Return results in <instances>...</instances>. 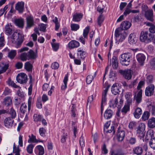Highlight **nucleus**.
<instances>
[{"label": "nucleus", "mask_w": 155, "mask_h": 155, "mask_svg": "<svg viewBox=\"0 0 155 155\" xmlns=\"http://www.w3.org/2000/svg\"><path fill=\"white\" fill-rule=\"evenodd\" d=\"M28 137H29V139L28 140V143H33L37 142L36 137L33 134L31 135V137L30 135H29Z\"/></svg>", "instance_id": "864d4df0"}, {"label": "nucleus", "mask_w": 155, "mask_h": 155, "mask_svg": "<svg viewBox=\"0 0 155 155\" xmlns=\"http://www.w3.org/2000/svg\"><path fill=\"white\" fill-rule=\"evenodd\" d=\"M145 84L144 81H140L138 83V86H137V89L139 90H142L141 88Z\"/></svg>", "instance_id": "69168bd1"}, {"label": "nucleus", "mask_w": 155, "mask_h": 155, "mask_svg": "<svg viewBox=\"0 0 155 155\" xmlns=\"http://www.w3.org/2000/svg\"><path fill=\"white\" fill-rule=\"evenodd\" d=\"M109 77L110 78H112L113 81L115 78V74L113 71H110L109 74Z\"/></svg>", "instance_id": "338daca9"}, {"label": "nucleus", "mask_w": 155, "mask_h": 155, "mask_svg": "<svg viewBox=\"0 0 155 155\" xmlns=\"http://www.w3.org/2000/svg\"><path fill=\"white\" fill-rule=\"evenodd\" d=\"M145 124L141 123L139 124L136 130L137 134H140L142 137H143L144 135L143 131L145 130Z\"/></svg>", "instance_id": "9b49d317"}, {"label": "nucleus", "mask_w": 155, "mask_h": 155, "mask_svg": "<svg viewBox=\"0 0 155 155\" xmlns=\"http://www.w3.org/2000/svg\"><path fill=\"white\" fill-rule=\"evenodd\" d=\"M59 67V64L56 62H54L51 64V68L54 69H57Z\"/></svg>", "instance_id": "774afa93"}, {"label": "nucleus", "mask_w": 155, "mask_h": 155, "mask_svg": "<svg viewBox=\"0 0 155 155\" xmlns=\"http://www.w3.org/2000/svg\"><path fill=\"white\" fill-rule=\"evenodd\" d=\"M127 141L131 145L134 144L136 142L137 139L135 137L127 136Z\"/></svg>", "instance_id": "473e14b6"}, {"label": "nucleus", "mask_w": 155, "mask_h": 155, "mask_svg": "<svg viewBox=\"0 0 155 155\" xmlns=\"http://www.w3.org/2000/svg\"><path fill=\"white\" fill-rule=\"evenodd\" d=\"M5 32L7 35H10L13 32L14 28L13 26L11 24H7L5 27Z\"/></svg>", "instance_id": "aec40b11"}, {"label": "nucleus", "mask_w": 155, "mask_h": 155, "mask_svg": "<svg viewBox=\"0 0 155 155\" xmlns=\"http://www.w3.org/2000/svg\"><path fill=\"white\" fill-rule=\"evenodd\" d=\"M32 98L31 97H29L28 98V110L29 111L31 108V107L32 105Z\"/></svg>", "instance_id": "e2e57ef3"}, {"label": "nucleus", "mask_w": 155, "mask_h": 155, "mask_svg": "<svg viewBox=\"0 0 155 155\" xmlns=\"http://www.w3.org/2000/svg\"><path fill=\"white\" fill-rule=\"evenodd\" d=\"M68 47L70 49L78 47L80 45L79 43L75 40H71L68 44Z\"/></svg>", "instance_id": "5701e85b"}, {"label": "nucleus", "mask_w": 155, "mask_h": 155, "mask_svg": "<svg viewBox=\"0 0 155 155\" xmlns=\"http://www.w3.org/2000/svg\"><path fill=\"white\" fill-rule=\"evenodd\" d=\"M7 84L9 85L14 88H17L18 87L16 85L14 82L12 81L10 78H9L8 81H6Z\"/></svg>", "instance_id": "79ce46f5"}, {"label": "nucleus", "mask_w": 155, "mask_h": 155, "mask_svg": "<svg viewBox=\"0 0 155 155\" xmlns=\"http://www.w3.org/2000/svg\"><path fill=\"white\" fill-rule=\"evenodd\" d=\"M46 130L45 128L41 127L39 128V132L40 135L43 137H45L46 136Z\"/></svg>", "instance_id": "603ef678"}, {"label": "nucleus", "mask_w": 155, "mask_h": 155, "mask_svg": "<svg viewBox=\"0 0 155 155\" xmlns=\"http://www.w3.org/2000/svg\"><path fill=\"white\" fill-rule=\"evenodd\" d=\"M150 34H149L148 36V32L147 31H142L141 32L140 39L141 41L146 43H149L152 40V38L150 36Z\"/></svg>", "instance_id": "20e7f679"}, {"label": "nucleus", "mask_w": 155, "mask_h": 155, "mask_svg": "<svg viewBox=\"0 0 155 155\" xmlns=\"http://www.w3.org/2000/svg\"><path fill=\"white\" fill-rule=\"evenodd\" d=\"M111 91L112 93L115 95L118 94L120 91H119V85L117 83L114 84L111 88Z\"/></svg>", "instance_id": "b1692460"}, {"label": "nucleus", "mask_w": 155, "mask_h": 155, "mask_svg": "<svg viewBox=\"0 0 155 155\" xmlns=\"http://www.w3.org/2000/svg\"><path fill=\"white\" fill-rule=\"evenodd\" d=\"M149 144L152 148L153 150H155V137L153 138V139H151L149 142Z\"/></svg>", "instance_id": "5fc2aeb1"}, {"label": "nucleus", "mask_w": 155, "mask_h": 155, "mask_svg": "<svg viewBox=\"0 0 155 155\" xmlns=\"http://www.w3.org/2000/svg\"><path fill=\"white\" fill-rule=\"evenodd\" d=\"M95 75L94 74L93 76L91 75H88L86 78V81L87 84H89L92 82L94 78Z\"/></svg>", "instance_id": "de8ad7c7"}, {"label": "nucleus", "mask_w": 155, "mask_h": 155, "mask_svg": "<svg viewBox=\"0 0 155 155\" xmlns=\"http://www.w3.org/2000/svg\"><path fill=\"white\" fill-rule=\"evenodd\" d=\"M114 35L116 43L119 44V43L123 42L125 39L127 34L125 31L122 29L120 28H118L115 30Z\"/></svg>", "instance_id": "f257e3e1"}, {"label": "nucleus", "mask_w": 155, "mask_h": 155, "mask_svg": "<svg viewBox=\"0 0 155 155\" xmlns=\"http://www.w3.org/2000/svg\"><path fill=\"white\" fill-rule=\"evenodd\" d=\"M51 44L53 50L55 51H57L59 48V43L51 42Z\"/></svg>", "instance_id": "6e6d98bb"}, {"label": "nucleus", "mask_w": 155, "mask_h": 155, "mask_svg": "<svg viewBox=\"0 0 155 155\" xmlns=\"http://www.w3.org/2000/svg\"><path fill=\"white\" fill-rule=\"evenodd\" d=\"M147 125L151 128L155 127V118L152 117L150 118L148 121Z\"/></svg>", "instance_id": "2f4dec72"}, {"label": "nucleus", "mask_w": 155, "mask_h": 155, "mask_svg": "<svg viewBox=\"0 0 155 155\" xmlns=\"http://www.w3.org/2000/svg\"><path fill=\"white\" fill-rule=\"evenodd\" d=\"M83 16V14L81 13H75L72 18V21L75 22H78L80 21Z\"/></svg>", "instance_id": "4be33fe9"}, {"label": "nucleus", "mask_w": 155, "mask_h": 155, "mask_svg": "<svg viewBox=\"0 0 155 155\" xmlns=\"http://www.w3.org/2000/svg\"><path fill=\"white\" fill-rule=\"evenodd\" d=\"M125 132L123 130H118L117 134V138L119 142L122 141L124 137Z\"/></svg>", "instance_id": "393cba45"}, {"label": "nucleus", "mask_w": 155, "mask_h": 155, "mask_svg": "<svg viewBox=\"0 0 155 155\" xmlns=\"http://www.w3.org/2000/svg\"><path fill=\"white\" fill-rule=\"evenodd\" d=\"M16 79L17 82L20 84H25L27 82V76L23 73L18 74L16 76Z\"/></svg>", "instance_id": "39448f33"}, {"label": "nucleus", "mask_w": 155, "mask_h": 155, "mask_svg": "<svg viewBox=\"0 0 155 155\" xmlns=\"http://www.w3.org/2000/svg\"><path fill=\"white\" fill-rule=\"evenodd\" d=\"M142 90H140L138 92L137 95L134 96V99L136 100V104H138L142 101Z\"/></svg>", "instance_id": "412c9836"}, {"label": "nucleus", "mask_w": 155, "mask_h": 155, "mask_svg": "<svg viewBox=\"0 0 155 155\" xmlns=\"http://www.w3.org/2000/svg\"><path fill=\"white\" fill-rule=\"evenodd\" d=\"M136 40L137 38L134 33H131L129 35L128 37V41L130 44H135Z\"/></svg>", "instance_id": "c756f323"}, {"label": "nucleus", "mask_w": 155, "mask_h": 155, "mask_svg": "<svg viewBox=\"0 0 155 155\" xmlns=\"http://www.w3.org/2000/svg\"><path fill=\"white\" fill-rule=\"evenodd\" d=\"M154 137L153 131V130H150L148 131L146 135L145 139L146 140L153 139Z\"/></svg>", "instance_id": "72a5a7b5"}, {"label": "nucleus", "mask_w": 155, "mask_h": 155, "mask_svg": "<svg viewBox=\"0 0 155 155\" xmlns=\"http://www.w3.org/2000/svg\"><path fill=\"white\" fill-rule=\"evenodd\" d=\"M142 113V109L139 107H137L134 109L133 112V115L134 117L136 119H139Z\"/></svg>", "instance_id": "6ab92c4d"}, {"label": "nucleus", "mask_w": 155, "mask_h": 155, "mask_svg": "<svg viewBox=\"0 0 155 155\" xmlns=\"http://www.w3.org/2000/svg\"><path fill=\"white\" fill-rule=\"evenodd\" d=\"M35 146L32 144H28L26 147V150L29 154H32L33 153V149Z\"/></svg>", "instance_id": "a19ab883"}, {"label": "nucleus", "mask_w": 155, "mask_h": 155, "mask_svg": "<svg viewBox=\"0 0 155 155\" xmlns=\"http://www.w3.org/2000/svg\"><path fill=\"white\" fill-rule=\"evenodd\" d=\"M131 26V24L127 21H124L122 22L120 25V28L125 31L129 28Z\"/></svg>", "instance_id": "bb28decb"}, {"label": "nucleus", "mask_w": 155, "mask_h": 155, "mask_svg": "<svg viewBox=\"0 0 155 155\" xmlns=\"http://www.w3.org/2000/svg\"><path fill=\"white\" fill-rule=\"evenodd\" d=\"M149 117V112L148 111H145L143 113L141 118L142 120L145 121L148 119Z\"/></svg>", "instance_id": "4c0bfd02"}, {"label": "nucleus", "mask_w": 155, "mask_h": 155, "mask_svg": "<svg viewBox=\"0 0 155 155\" xmlns=\"http://www.w3.org/2000/svg\"><path fill=\"white\" fill-rule=\"evenodd\" d=\"M12 99L10 97H5L4 100V103L6 106H8L12 103Z\"/></svg>", "instance_id": "e433bc0d"}, {"label": "nucleus", "mask_w": 155, "mask_h": 155, "mask_svg": "<svg viewBox=\"0 0 155 155\" xmlns=\"http://www.w3.org/2000/svg\"><path fill=\"white\" fill-rule=\"evenodd\" d=\"M117 58L115 56H113L110 61V65H111L114 69H117L118 67V61Z\"/></svg>", "instance_id": "dca6fc26"}, {"label": "nucleus", "mask_w": 155, "mask_h": 155, "mask_svg": "<svg viewBox=\"0 0 155 155\" xmlns=\"http://www.w3.org/2000/svg\"><path fill=\"white\" fill-rule=\"evenodd\" d=\"M25 68L28 71H31L32 68V65L29 62H27L25 63Z\"/></svg>", "instance_id": "ea45409f"}, {"label": "nucleus", "mask_w": 155, "mask_h": 155, "mask_svg": "<svg viewBox=\"0 0 155 155\" xmlns=\"http://www.w3.org/2000/svg\"><path fill=\"white\" fill-rule=\"evenodd\" d=\"M16 51L12 50L8 53V56L10 58L13 59L16 55Z\"/></svg>", "instance_id": "8fccbe9b"}, {"label": "nucleus", "mask_w": 155, "mask_h": 155, "mask_svg": "<svg viewBox=\"0 0 155 155\" xmlns=\"http://www.w3.org/2000/svg\"><path fill=\"white\" fill-rule=\"evenodd\" d=\"M68 80V74H66L63 80L64 85H62L61 86V89L62 90H65L67 87V83Z\"/></svg>", "instance_id": "c9c22d12"}, {"label": "nucleus", "mask_w": 155, "mask_h": 155, "mask_svg": "<svg viewBox=\"0 0 155 155\" xmlns=\"http://www.w3.org/2000/svg\"><path fill=\"white\" fill-rule=\"evenodd\" d=\"M132 54L130 52L125 53L121 54L120 59L121 64L123 65L127 66L130 63L132 58Z\"/></svg>", "instance_id": "7ed1b4c3"}, {"label": "nucleus", "mask_w": 155, "mask_h": 155, "mask_svg": "<svg viewBox=\"0 0 155 155\" xmlns=\"http://www.w3.org/2000/svg\"><path fill=\"white\" fill-rule=\"evenodd\" d=\"M71 30L73 31H76L80 28V25L76 23H71Z\"/></svg>", "instance_id": "a18cd8bd"}, {"label": "nucleus", "mask_w": 155, "mask_h": 155, "mask_svg": "<svg viewBox=\"0 0 155 155\" xmlns=\"http://www.w3.org/2000/svg\"><path fill=\"white\" fill-rule=\"evenodd\" d=\"M27 25L26 28H30L34 25V18L32 16H29L26 18Z\"/></svg>", "instance_id": "ddd939ff"}, {"label": "nucleus", "mask_w": 155, "mask_h": 155, "mask_svg": "<svg viewBox=\"0 0 155 155\" xmlns=\"http://www.w3.org/2000/svg\"><path fill=\"white\" fill-rule=\"evenodd\" d=\"M79 143L81 148L84 147L85 146V140L84 139V137L81 136L79 139Z\"/></svg>", "instance_id": "052dcab7"}, {"label": "nucleus", "mask_w": 155, "mask_h": 155, "mask_svg": "<svg viewBox=\"0 0 155 155\" xmlns=\"http://www.w3.org/2000/svg\"><path fill=\"white\" fill-rule=\"evenodd\" d=\"M110 87V86L108 85L103 91L101 102V109L103 108L104 105H105L106 104L107 101V92Z\"/></svg>", "instance_id": "0eeeda50"}, {"label": "nucleus", "mask_w": 155, "mask_h": 155, "mask_svg": "<svg viewBox=\"0 0 155 155\" xmlns=\"http://www.w3.org/2000/svg\"><path fill=\"white\" fill-rule=\"evenodd\" d=\"M9 114L11 116V117L12 119L15 118L16 116V112L15 110L13 109V108H11L10 109Z\"/></svg>", "instance_id": "bf43d9fd"}, {"label": "nucleus", "mask_w": 155, "mask_h": 155, "mask_svg": "<svg viewBox=\"0 0 155 155\" xmlns=\"http://www.w3.org/2000/svg\"><path fill=\"white\" fill-rule=\"evenodd\" d=\"M12 42L15 44L16 48L20 47L23 41V38L21 35L18 32H15L12 35Z\"/></svg>", "instance_id": "f03ea898"}, {"label": "nucleus", "mask_w": 155, "mask_h": 155, "mask_svg": "<svg viewBox=\"0 0 155 155\" xmlns=\"http://www.w3.org/2000/svg\"><path fill=\"white\" fill-rule=\"evenodd\" d=\"M133 153L137 155H141L143 152L142 147L137 146L133 148Z\"/></svg>", "instance_id": "cd10ccee"}, {"label": "nucleus", "mask_w": 155, "mask_h": 155, "mask_svg": "<svg viewBox=\"0 0 155 155\" xmlns=\"http://www.w3.org/2000/svg\"><path fill=\"white\" fill-rule=\"evenodd\" d=\"M147 25H150V27L149 28L150 32L151 33H155V26L150 23H148Z\"/></svg>", "instance_id": "4d7b16f0"}, {"label": "nucleus", "mask_w": 155, "mask_h": 155, "mask_svg": "<svg viewBox=\"0 0 155 155\" xmlns=\"http://www.w3.org/2000/svg\"><path fill=\"white\" fill-rule=\"evenodd\" d=\"M89 30V27L88 26L86 27L83 30V37L81 36L79 38L80 41L84 45L85 43L86 39L87 38Z\"/></svg>", "instance_id": "1a4fd4ad"}, {"label": "nucleus", "mask_w": 155, "mask_h": 155, "mask_svg": "<svg viewBox=\"0 0 155 155\" xmlns=\"http://www.w3.org/2000/svg\"><path fill=\"white\" fill-rule=\"evenodd\" d=\"M15 23L19 27L22 28L24 26V21L22 19H17L15 20Z\"/></svg>", "instance_id": "f704fd0d"}, {"label": "nucleus", "mask_w": 155, "mask_h": 155, "mask_svg": "<svg viewBox=\"0 0 155 155\" xmlns=\"http://www.w3.org/2000/svg\"><path fill=\"white\" fill-rule=\"evenodd\" d=\"M20 58L21 60L24 61L27 60H29L28 53L26 52L22 53L20 56Z\"/></svg>", "instance_id": "58836bf2"}, {"label": "nucleus", "mask_w": 155, "mask_h": 155, "mask_svg": "<svg viewBox=\"0 0 155 155\" xmlns=\"http://www.w3.org/2000/svg\"><path fill=\"white\" fill-rule=\"evenodd\" d=\"M36 155H43L44 153V149L43 146L41 145L36 146L34 150Z\"/></svg>", "instance_id": "4468645a"}, {"label": "nucleus", "mask_w": 155, "mask_h": 155, "mask_svg": "<svg viewBox=\"0 0 155 155\" xmlns=\"http://www.w3.org/2000/svg\"><path fill=\"white\" fill-rule=\"evenodd\" d=\"M14 120L11 117L6 118L4 120L5 126L8 128H11L13 123Z\"/></svg>", "instance_id": "f3484780"}, {"label": "nucleus", "mask_w": 155, "mask_h": 155, "mask_svg": "<svg viewBox=\"0 0 155 155\" xmlns=\"http://www.w3.org/2000/svg\"><path fill=\"white\" fill-rule=\"evenodd\" d=\"M104 20V17L102 15H99L97 18V23L99 27L101 26V24Z\"/></svg>", "instance_id": "13d9d810"}, {"label": "nucleus", "mask_w": 155, "mask_h": 155, "mask_svg": "<svg viewBox=\"0 0 155 155\" xmlns=\"http://www.w3.org/2000/svg\"><path fill=\"white\" fill-rule=\"evenodd\" d=\"M28 53L29 60L30 59H34L36 58V55L35 52L32 50H30L27 52Z\"/></svg>", "instance_id": "37998d69"}, {"label": "nucleus", "mask_w": 155, "mask_h": 155, "mask_svg": "<svg viewBox=\"0 0 155 155\" xmlns=\"http://www.w3.org/2000/svg\"><path fill=\"white\" fill-rule=\"evenodd\" d=\"M136 58L137 61L141 65H143L145 59V56L142 54L139 53L136 56Z\"/></svg>", "instance_id": "a878e982"}, {"label": "nucleus", "mask_w": 155, "mask_h": 155, "mask_svg": "<svg viewBox=\"0 0 155 155\" xmlns=\"http://www.w3.org/2000/svg\"><path fill=\"white\" fill-rule=\"evenodd\" d=\"M42 116L39 114H35L33 116V118L34 121H41Z\"/></svg>", "instance_id": "09e8293b"}, {"label": "nucleus", "mask_w": 155, "mask_h": 155, "mask_svg": "<svg viewBox=\"0 0 155 155\" xmlns=\"http://www.w3.org/2000/svg\"><path fill=\"white\" fill-rule=\"evenodd\" d=\"M21 150L18 147H17L15 144L13 147V153H15V155H20Z\"/></svg>", "instance_id": "49530a36"}, {"label": "nucleus", "mask_w": 155, "mask_h": 155, "mask_svg": "<svg viewBox=\"0 0 155 155\" xmlns=\"http://www.w3.org/2000/svg\"><path fill=\"white\" fill-rule=\"evenodd\" d=\"M119 72L122 74L126 79L130 80L131 78L132 71L128 69L125 71L120 70Z\"/></svg>", "instance_id": "423d86ee"}, {"label": "nucleus", "mask_w": 155, "mask_h": 155, "mask_svg": "<svg viewBox=\"0 0 155 155\" xmlns=\"http://www.w3.org/2000/svg\"><path fill=\"white\" fill-rule=\"evenodd\" d=\"M15 9L18 12L21 13H23L24 9V3L23 2H18L15 5Z\"/></svg>", "instance_id": "f8f14e48"}, {"label": "nucleus", "mask_w": 155, "mask_h": 155, "mask_svg": "<svg viewBox=\"0 0 155 155\" xmlns=\"http://www.w3.org/2000/svg\"><path fill=\"white\" fill-rule=\"evenodd\" d=\"M27 110V106L25 103H23L21 105L20 110L21 112L23 113H25Z\"/></svg>", "instance_id": "c03bdc74"}, {"label": "nucleus", "mask_w": 155, "mask_h": 155, "mask_svg": "<svg viewBox=\"0 0 155 155\" xmlns=\"http://www.w3.org/2000/svg\"><path fill=\"white\" fill-rule=\"evenodd\" d=\"M86 52L83 48H80L77 50V54L78 58L84 59L86 56Z\"/></svg>", "instance_id": "9d476101"}, {"label": "nucleus", "mask_w": 155, "mask_h": 155, "mask_svg": "<svg viewBox=\"0 0 155 155\" xmlns=\"http://www.w3.org/2000/svg\"><path fill=\"white\" fill-rule=\"evenodd\" d=\"M11 92L12 91L8 87H6L5 88L3 94L5 95H6L10 94Z\"/></svg>", "instance_id": "0e129e2a"}, {"label": "nucleus", "mask_w": 155, "mask_h": 155, "mask_svg": "<svg viewBox=\"0 0 155 155\" xmlns=\"http://www.w3.org/2000/svg\"><path fill=\"white\" fill-rule=\"evenodd\" d=\"M130 107L129 105L125 104L121 110V112L123 114H126L128 111L130 110Z\"/></svg>", "instance_id": "3c124183"}, {"label": "nucleus", "mask_w": 155, "mask_h": 155, "mask_svg": "<svg viewBox=\"0 0 155 155\" xmlns=\"http://www.w3.org/2000/svg\"><path fill=\"white\" fill-rule=\"evenodd\" d=\"M109 106L112 108H115L117 107L118 109H120L121 107V105H119L118 101V97H116L114 101L111 100L109 102Z\"/></svg>", "instance_id": "a211bd4d"}, {"label": "nucleus", "mask_w": 155, "mask_h": 155, "mask_svg": "<svg viewBox=\"0 0 155 155\" xmlns=\"http://www.w3.org/2000/svg\"><path fill=\"white\" fill-rule=\"evenodd\" d=\"M154 89L155 86L153 84H150L145 88V95L147 96L152 95L154 93Z\"/></svg>", "instance_id": "6e6552de"}, {"label": "nucleus", "mask_w": 155, "mask_h": 155, "mask_svg": "<svg viewBox=\"0 0 155 155\" xmlns=\"http://www.w3.org/2000/svg\"><path fill=\"white\" fill-rule=\"evenodd\" d=\"M145 15L148 20L151 21H153V13L152 9H149L146 11L145 13Z\"/></svg>", "instance_id": "2eb2a0df"}, {"label": "nucleus", "mask_w": 155, "mask_h": 155, "mask_svg": "<svg viewBox=\"0 0 155 155\" xmlns=\"http://www.w3.org/2000/svg\"><path fill=\"white\" fill-rule=\"evenodd\" d=\"M113 113V111L111 110L107 109L104 113V118L107 119L110 118L112 117Z\"/></svg>", "instance_id": "7c9ffc66"}, {"label": "nucleus", "mask_w": 155, "mask_h": 155, "mask_svg": "<svg viewBox=\"0 0 155 155\" xmlns=\"http://www.w3.org/2000/svg\"><path fill=\"white\" fill-rule=\"evenodd\" d=\"M9 67L8 64L5 63L4 62L0 63V74L5 72L8 69Z\"/></svg>", "instance_id": "c85d7f7f"}, {"label": "nucleus", "mask_w": 155, "mask_h": 155, "mask_svg": "<svg viewBox=\"0 0 155 155\" xmlns=\"http://www.w3.org/2000/svg\"><path fill=\"white\" fill-rule=\"evenodd\" d=\"M40 27V30L41 31H45L47 26L46 25L43 23H41L39 25Z\"/></svg>", "instance_id": "680f3d73"}]
</instances>
